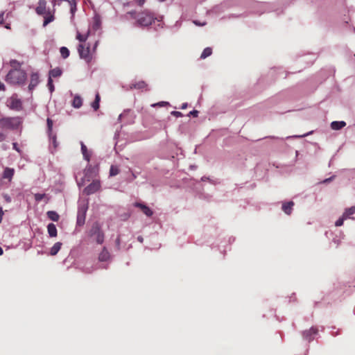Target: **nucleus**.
Here are the masks:
<instances>
[{
  "label": "nucleus",
  "instance_id": "obj_1",
  "mask_svg": "<svg viewBox=\"0 0 355 355\" xmlns=\"http://www.w3.org/2000/svg\"><path fill=\"white\" fill-rule=\"evenodd\" d=\"M10 66L11 69L6 76V82L13 86L24 85L26 83L27 76L24 70L21 69L22 63L17 60H10Z\"/></svg>",
  "mask_w": 355,
  "mask_h": 355
},
{
  "label": "nucleus",
  "instance_id": "obj_2",
  "mask_svg": "<svg viewBox=\"0 0 355 355\" xmlns=\"http://www.w3.org/2000/svg\"><path fill=\"white\" fill-rule=\"evenodd\" d=\"M47 2L46 0H40L35 8V12L38 15L44 17L43 26H46L55 19L54 12L46 8Z\"/></svg>",
  "mask_w": 355,
  "mask_h": 355
},
{
  "label": "nucleus",
  "instance_id": "obj_3",
  "mask_svg": "<svg viewBox=\"0 0 355 355\" xmlns=\"http://www.w3.org/2000/svg\"><path fill=\"white\" fill-rule=\"evenodd\" d=\"M128 14L130 15V16L137 19V23L141 26H148L154 21L155 17L153 13L148 10H144L138 15L135 11H130Z\"/></svg>",
  "mask_w": 355,
  "mask_h": 355
},
{
  "label": "nucleus",
  "instance_id": "obj_4",
  "mask_svg": "<svg viewBox=\"0 0 355 355\" xmlns=\"http://www.w3.org/2000/svg\"><path fill=\"white\" fill-rule=\"evenodd\" d=\"M21 121L20 117H2L0 119V129L2 130H17L21 125Z\"/></svg>",
  "mask_w": 355,
  "mask_h": 355
},
{
  "label": "nucleus",
  "instance_id": "obj_5",
  "mask_svg": "<svg viewBox=\"0 0 355 355\" xmlns=\"http://www.w3.org/2000/svg\"><path fill=\"white\" fill-rule=\"evenodd\" d=\"M89 236L94 237L98 244H102L104 242L105 234L98 222H95L92 225L89 230Z\"/></svg>",
  "mask_w": 355,
  "mask_h": 355
},
{
  "label": "nucleus",
  "instance_id": "obj_6",
  "mask_svg": "<svg viewBox=\"0 0 355 355\" xmlns=\"http://www.w3.org/2000/svg\"><path fill=\"white\" fill-rule=\"evenodd\" d=\"M78 52L81 59L85 60L87 63L92 60V54L90 52V47L88 46H85V44H80L78 46Z\"/></svg>",
  "mask_w": 355,
  "mask_h": 355
},
{
  "label": "nucleus",
  "instance_id": "obj_7",
  "mask_svg": "<svg viewBox=\"0 0 355 355\" xmlns=\"http://www.w3.org/2000/svg\"><path fill=\"white\" fill-rule=\"evenodd\" d=\"M87 209V204L79 205L77 214V225L83 226L85 224Z\"/></svg>",
  "mask_w": 355,
  "mask_h": 355
},
{
  "label": "nucleus",
  "instance_id": "obj_8",
  "mask_svg": "<svg viewBox=\"0 0 355 355\" xmlns=\"http://www.w3.org/2000/svg\"><path fill=\"white\" fill-rule=\"evenodd\" d=\"M101 188V182L98 180H93L87 187L84 189L83 192L89 196L98 191Z\"/></svg>",
  "mask_w": 355,
  "mask_h": 355
},
{
  "label": "nucleus",
  "instance_id": "obj_9",
  "mask_svg": "<svg viewBox=\"0 0 355 355\" xmlns=\"http://www.w3.org/2000/svg\"><path fill=\"white\" fill-rule=\"evenodd\" d=\"M318 329L315 327H311L309 329L305 330L302 332L303 338L309 342L314 339V336L318 334Z\"/></svg>",
  "mask_w": 355,
  "mask_h": 355
},
{
  "label": "nucleus",
  "instance_id": "obj_10",
  "mask_svg": "<svg viewBox=\"0 0 355 355\" xmlns=\"http://www.w3.org/2000/svg\"><path fill=\"white\" fill-rule=\"evenodd\" d=\"M21 101L15 96L10 97L9 100V107L12 110H20L21 109Z\"/></svg>",
  "mask_w": 355,
  "mask_h": 355
},
{
  "label": "nucleus",
  "instance_id": "obj_11",
  "mask_svg": "<svg viewBox=\"0 0 355 355\" xmlns=\"http://www.w3.org/2000/svg\"><path fill=\"white\" fill-rule=\"evenodd\" d=\"M40 83V77L39 74L37 73H33L31 75V81L30 84L28 85V89L30 91H32L35 89V87L38 85Z\"/></svg>",
  "mask_w": 355,
  "mask_h": 355
},
{
  "label": "nucleus",
  "instance_id": "obj_12",
  "mask_svg": "<svg viewBox=\"0 0 355 355\" xmlns=\"http://www.w3.org/2000/svg\"><path fill=\"white\" fill-rule=\"evenodd\" d=\"M130 89H141V90H148V85L147 83L144 80H139L138 82H136L135 83L130 85Z\"/></svg>",
  "mask_w": 355,
  "mask_h": 355
},
{
  "label": "nucleus",
  "instance_id": "obj_13",
  "mask_svg": "<svg viewBox=\"0 0 355 355\" xmlns=\"http://www.w3.org/2000/svg\"><path fill=\"white\" fill-rule=\"evenodd\" d=\"M111 255L105 247H103L102 251L98 254V259L99 261H107L110 259Z\"/></svg>",
  "mask_w": 355,
  "mask_h": 355
},
{
  "label": "nucleus",
  "instance_id": "obj_14",
  "mask_svg": "<svg viewBox=\"0 0 355 355\" xmlns=\"http://www.w3.org/2000/svg\"><path fill=\"white\" fill-rule=\"evenodd\" d=\"M15 174V170L14 168L6 167L3 173L2 178L3 179H7L9 182L12 181V179Z\"/></svg>",
  "mask_w": 355,
  "mask_h": 355
},
{
  "label": "nucleus",
  "instance_id": "obj_15",
  "mask_svg": "<svg viewBox=\"0 0 355 355\" xmlns=\"http://www.w3.org/2000/svg\"><path fill=\"white\" fill-rule=\"evenodd\" d=\"M134 205L137 207L140 208L142 212L147 216H151L153 214V211L148 207L144 204H141L140 202H135Z\"/></svg>",
  "mask_w": 355,
  "mask_h": 355
},
{
  "label": "nucleus",
  "instance_id": "obj_16",
  "mask_svg": "<svg viewBox=\"0 0 355 355\" xmlns=\"http://www.w3.org/2000/svg\"><path fill=\"white\" fill-rule=\"evenodd\" d=\"M346 125V123L343 121H333L331 123V128L334 130H338L342 129Z\"/></svg>",
  "mask_w": 355,
  "mask_h": 355
},
{
  "label": "nucleus",
  "instance_id": "obj_17",
  "mask_svg": "<svg viewBox=\"0 0 355 355\" xmlns=\"http://www.w3.org/2000/svg\"><path fill=\"white\" fill-rule=\"evenodd\" d=\"M294 202L292 201L284 203L282 205V210L285 214L290 215L291 214Z\"/></svg>",
  "mask_w": 355,
  "mask_h": 355
},
{
  "label": "nucleus",
  "instance_id": "obj_18",
  "mask_svg": "<svg viewBox=\"0 0 355 355\" xmlns=\"http://www.w3.org/2000/svg\"><path fill=\"white\" fill-rule=\"evenodd\" d=\"M81 151L85 159L89 162L91 157V153L88 151L87 146L81 142Z\"/></svg>",
  "mask_w": 355,
  "mask_h": 355
},
{
  "label": "nucleus",
  "instance_id": "obj_19",
  "mask_svg": "<svg viewBox=\"0 0 355 355\" xmlns=\"http://www.w3.org/2000/svg\"><path fill=\"white\" fill-rule=\"evenodd\" d=\"M47 231L51 237H55L57 236V228L53 223L48 225Z\"/></svg>",
  "mask_w": 355,
  "mask_h": 355
},
{
  "label": "nucleus",
  "instance_id": "obj_20",
  "mask_svg": "<svg viewBox=\"0 0 355 355\" xmlns=\"http://www.w3.org/2000/svg\"><path fill=\"white\" fill-rule=\"evenodd\" d=\"M89 33H90L89 30H87V31L85 34H82L78 31L77 34H76V39L82 43L85 42L87 40L89 35Z\"/></svg>",
  "mask_w": 355,
  "mask_h": 355
},
{
  "label": "nucleus",
  "instance_id": "obj_21",
  "mask_svg": "<svg viewBox=\"0 0 355 355\" xmlns=\"http://www.w3.org/2000/svg\"><path fill=\"white\" fill-rule=\"evenodd\" d=\"M83 105V99L80 96H75L72 101V105L75 108H80Z\"/></svg>",
  "mask_w": 355,
  "mask_h": 355
},
{
  "label": "nucleus",
  "instance_id": "obj_22",
  "mask_svg": "<svg viewBox=\"0 0 355 355\" xmlns=\"http://www.w3.org/2000/svg\"><path fill=\"white\" fill-rule=\"evenodd\" d=\"M62 246V243L57 242L55 243L53 247L51 248L50 254L52 256H55L60 251Z\"/></svg>",
  "mask_w": 355,
  "mask_h": 355
},
{
  "label": "nucleus",
  "instance_id": "obj_23",
  "mask_svg": "<svg viewBox=\"0 0 355 355\" xmlns=\"http://www.w3.org/2000/svg\"><path fill=\"white\" fill-rule=\"evenodd\" d=\"M46 215L48 218L53 221L57 222L60 218L59 214L55 211H49Z\"/></svg>",
  "mask_w": 355,
  "mask_h": 355
},
{
  "label": "nucleus",
  "instance_id": "obj_24",
  "mask_svg": "<svg viewBox=\"0 0 355 355\" xmlns=\"http://www.w3.org/2000/svg\"><path fill=\"white\" fill-rule=\"evenodd\" d=\"M61 74L62 70L59 67L53 69L49 71V77H51V78L59 77Z\"/></svg>",
  "mask_w": 355,
  "mask_h": 355
},
{
  "label": "nucleus",
  "instance_id": "obj_25",
  "mask_svg": "<svg viewBox=\"0 0 355 355\" xmlns=\"http://www.w3.org/2000/svg\"><path fill=\"white\" fill-rule=\"evenodd\" d=\"M211 53H212V49L210 47H207L203 50V51L200 55V58L202 59H205V58H207L208 56L211 55Z\"/></svg>",
  "mask_w": 355,
  "mask_h": 355
},
{
  "label": "nucleus",
  "instance_id": "obj_26",
  "mask_svg": "<svg viewBox=\"0 0 355 355\" xmlns=\"http://www.w3.org/2000/svg\"><path fill=\"white\" fill-rule=\"evenodd\" d=\"M120 172L119 168L117 166L112 165L110 169V176H115L118 175Z\"/></svg>",
  "mask_w": 355,
  "mask_h": 355
},
{
  "label": "nucleus",
  "instance_id": "obj_27",
  "mask_svg": "<svg viewBox=\"0 0 355 355\" xmlns=\"http://www.w3.org/2000/svg\"><path fill=\"white\" fill-rule=\"evenodd\" d=\"M354 213H355V206L347 209L343 216L344 218H347L349 216L354 214Z\"/></svg>",
  "mask_w": 355,
  "mask_h": 355
},
{
  "label": "nucleus",
  "instance_id": "obj_28",
  "mask_svg": "<svg viewBox=\"0 0 355 355\" xmlns=\"http://www.w3.org/2000/svg\"><path fill=\"white\" fill-rule=\"evenodd\" d=\"M60 52L61 56L64 59H66L67 58H68L69 56V51L67 47H64V46L61 47L60 49Z\"/></svg>",
  "mask_w": 355,
  "mask_h": 355
},
{
  "label": "nucleus",
  "instance_id": "obj_29",
  "mask_svg": "<svg viewBox=\"0 0 355 355\" xmlns=\"http://www.w3.org/2000/svg\"><path fill=\"white\" fill-rule=\"evenodd\" d=\"M68 2L70 4V11H71V13L72 15H73L75 13V12L76 11V2L73 0L68 1Z\"/></svg>",
  "mask_w": 355,
  "mask_h": 355
},
{
  "label": "nucleus",
  "instance_id": "obj_30",
  "mask_svg": "<svg viewBox=\"0 0 355 355\" xmlns=\"http://www.w3.org/2000/svg\"><path fill=\"white\" fill-rule=\"evenodd\" d=\"M167 105H169V103L168 102H166V101H160L159 103H154L152 105L153 107H165V106H167Z\"/></svg>",
  "mask_w": 355,
  "mask_h": 355
},
{
  "label": "nucleus",
  "instance_id": "obj_31",
  "mask_svg": "<svg viewBox=\"0 0 355 355\" xmlns=\"http://www.w3.org/2000/svg\"><path fill=\"white\" fill-rule=\"evenodd\" d=\"M47 127H48V132H49V135H51L52 133L53 121L49 118L47 119Z\"/></svg>",
  "mask_w": 355,
  "mask_h": 355
},
{
  "label": "nucleus",
  "instance_id": "obj_32",
  "mask_svg": "<svg viewBox=\"0 0 355 355\" xmlns=\"http://www.w3.org/2000/svg\"><path fill=\"white\" fill-rule=\"evenodd\" d=\"M47 85L49 87L50 92H53L54 91V85L53 83V80H52V78H51V77H49L48 79Z\"/></svg>",
  "mask_w": 355,
  "mask_h": 355
},
{
  "label": "nucleus",
  "instance_id": "obj_33",
  "mask_svg": "<svg viewBox=\"0 0 355 355\" xmlns=\"http://www.w3.org/2000/svg\"><path fill=\"white\" fill-rule=\"evenodd\" d=\"M45 196L46 195L44 193H35L34 195V198L37 202H40L45 197Z\"/></svg>",
  "mask_w": 355,
  "mask_h": 355
},
{
  "label": "nucleus",
  "instance_id": "obj_34",
  "mask_svg": "<svg viewBox=\"0 0 355 355\" xmlns=\"http://www.w3.org/2000/svg\"><path fill=\"white\" fill-rule=\"evenodd\" d=\"M345 219H346V218H344V217H343V216L341 218H338V219L336 221V223H335V225H336V227H340V226L343 225V222H344V220H345Z\"/></svg>",
  "mask_w": 355,
  "mask_h": 355
},
{
  "label": "nucleus",
  "instance_id": "obj_35",
  "mask_svg": "<svg viewBox=\"0 0 355 355\" xmlns=\"http://www.w3.org/2000/svg\"><path fill=\"white\" fill-rule=\"evenodd\" d=\"M92 107L96 111L99 108V103H98L97 101H94L92 103Z\"/></svg>",
  "mask_w": 355,
  "mask_h": 355
},
{
  "label": "nucleus",
  "instance_id": "obj_36",
  "mask_svg": "<svg viewBox=\"0 0 355 355\" xmlns=\"http://www.w3.org/2000/svg\"><path fill=\"white\" fill-rule=\"evenodd\" d=\"M193 24H196V26H205L207 24L206 21L200 22V21H199L198 20L193 21Z\"/></svg>",
  "mask_w": 355,
  "mask_h": 355
},
{
  "label": "nucleus",
  "instance_id": "obj_37",
  "mask_svg": "<svg viewBox=\"0 0 355 355\" xmlns=\"http://www.w3.org/2000/svg\"><path fill=\"white\" fill-rule=\"evenodd\" d=\"M171 114L175 117H181L182 116V114L178 111H173L171 112Z\"/></svg>",
  "mask_w": 355,
  "mask_h": 355
},
{
  "label": "nucleus",
  "instance_id": "obj_38",
  "mask_svg": "<svg viewBox=\"0 0 355 355\" xmlns=\"http://www.w3.org/2000/svg\"><path fill=\"white\" fill-rule=\"evenodd\" d=\"M198 111L193 110V111L189 112L188 116H193L194 117H196V116H198Z\"/></svg>",
  "mask_w": 355,
  "mask_h": 355
},
{
  "label": "nucleus",
  "instance_id": "obj_39",
  "mask_svg": "<svg viewBox=\"0 0 355 355\" xmlns=\"http://www.w3.org/2000/svg\"><path fill=\"white\" fill-rule=\"evenodd\" d=\"M6 138V135L3 133L2 132H0V142L3 141Z\"/></svg>",
  "mask_w": 355,
  "mask_h": 355
},
{
  "label": "nucleus",
  "instance_id": "obj_40",
  "mask_svg": "<svg viewBox=\"0 0 355 355\" xmlns=\"http://www.w3.org/2000/svg\"><path fill=\"white\" fill-rule=\"evenodd\" d=\"M135 1L139 6H142L146 1V0H135Z\"/></svg>",
  "mask_w": 355,
  "mask_h": 355
},
{
  "label": "nucleus",
  "instance_id": "obj_41",
  "mask_svg": "<svg viewBox=\"0 0 355 355\" xmlns=\"http://www.w3.org/2000/svg\"><path fill=\"white\" fill-rule=\"evenodd\" d=\"M3 15H4V12H3L0 13V24H3V21H4Z\"/></svg>",
  "mask_w": 355,
  "mask_h": 355
},
{
  "label": "nucleus",
  "instance_id": "obj_42",
  "mask_svg": "<svg viewBox=\"0 0 355 355\" xmlns=\"http://www.w3.org/2000/svg\"><path fill=\"white\" fill-rule=\"evenodd\" d=\"M0 91H6V86L5 85L0 81Z\"/></svg>",
  "mask_w": 355,
  "mask_h": 355
},
{
  "label": "nucleus",
  "instance_id": "obj_43",
  "mask_svg": "<svg viewBox=\"0 0 355 355\" xmlns=\"http://www.w3.org/2000/svg\"><path fill=\"white\" fill-rule=\"evenodd\" d=\"M3 216V211L2 207H0V223H1V221H2Z\"/></svg>",
  "mask_w": 355,
  "mask_h": 355
},
{
  "label": "nucleus",
  "instance_id": "obj_44",
  "mask_svg": "<svg viewBox=\"0 0 355 355\" xmlns=\"http://www.w3.org/2000/svg\"><path fill=\"white\" fill-rule=\"evenodd\" d=\"M49 136L51 137V139L53 140V143L54 146H56V144H55L56 143V137H55V135L52 136V134L51 135H49Z\"/></svg>",
  "mask_w": 355,
  "mask_h": 355
},
{
  "label": "nucleus",
  "instance_id": "obj_45",
  "mask_svg": "<svg viewBox=\"0 0 355 355\" xmlns=\"http://www.w3.org/2000/svg\"><path fill=\"white\" fill-rule=\"evenodd\" d=\"M12 146H13V148L17 150V152H19V148L17 147V143H13L12 144Z\"/></svg>",
  "mask_w": 355,
  "mask_h": 355
},
{
  "label": "nucleus",
  "instance_id": "obj_46",
  "mask_svg": "<svg viewBox=\"0 0 355 355\" xmlns=\"http://www.w3.org/2000/svg\"><path fill=\"white\" fill-rule=\"evenodd\" d=\"M100 100H101V98H100L99 94H96L94 101H97V102L99 103Z\"/></svg>",
  "mask_w": 355,
  "mask_h": 355
},
{
  "label": "nucleus",
  "instance_id": "obj_47",
  "mask_svg": "<svg viewBox=\"0 0 355 355\" xmlns=\"http://www.w3.org/2000/svg\"><path fill=\"white\" fill-rule=\"evenodd\" d=\"M4 198L8 202H10L11 201L10 197L8 196V195H5Z\"/></svg>",
  "mask_w": 355,
  "mask_h": 355
},
{
  "label": "nucleus",
  "instance_id": "obj_48",
  "mask_svg": "<svg viewBox=\"0 0 355 355\" xmlns=\"http://www.w3.org/2000/svg\"><path fill=\"white\" fill-rule=\"evenodd\" d=\"M187 107V103H183V104L182 105V106H181V107H180V108H181V109H182V110H184V109H186Z\"/></svg>",
  "mask_w": 355,
  "mask_h": 355
},
{
  "label": "nucleus",
  "instance_id": "obj_49",
  "mask_svg": "<svg viewBox=\"0 0 355 355\" xmlns=\"http://www.w3.org/2000/svg\"><path fill=\"white\" fill-rule=\"evenodd\" d=\"M98 42H95L94 46V47H93V51H96V47H97V46H98Z\"/></svg>",
  "mask_w": 355,
  "mask_h": 355
},
{
  "label": "nucleus",
  "instance_id": "obj_50",
  "mask_svg": "<svg viewBox=\"0 0 355 355\" xmlns=\"http://www.w3.org/2000/svg\"><path fill=\"white\" fill-rule=\"evenodd\" d=\"M137 239L139 242H143V238L141 236H138Z\"/></svg>",
  "mask_w": 355,
  "mask_h": 355
},
{
  "label": "nucleus",
  "instance_id": "obj_51",
  "mask_svg": "<svg viewBox=\"0 0 355 355\" xmlns=\"http://www.w3.org/2000/svg\"><path fill=\"white\" fill-rule=\"evenodd\" d=\"M5 27H6V28H7V29H10V24H7V25H6V26H5Z\"/></svg>",
  "mask_w": 355,
  "mask_h": 355
},
{
  "label": "nucleus",
  "instance_id": "obj_52",
  "mask_svg": "<svg viewBox=\"0 0 355 355\" xmlns=\"http://www.w3.org/2000/svg\"><path fill=\"white\" fill-rule=\"evenodd\" d=\"M3 253V249L0 247V255H2Z\"/></svg>",
  "mask_w": 355,
  "mask_h": 355
},
{
  "label": "nucleus",
  "instance_id": "obj_53",
  "mask_svg": "<svg viewBox=\"0 0 355 355\" xmlns=\"http://www.w3.org/2000/svg\"><path fill=\"white\" fill-rule=\"evenodd\" d=\"M331 180V178L326 179L324 182H327Z\"/></svg>",
  "mask_w": 355,
  "mask_h": 355
},
{
  "label": "nucleus",
  "instance_id": "obj_54",
  "mask_svg": "<svg viewBox=\"0 0 355 355\" xmlns=\"http://www.w3.org/2000/svg\"><path fill=\"white\" fill-rule=\"evenodd\" d=\"M93 169H94V168H92V166H89L88 167V168H87V170H88V171H89V170H93Z\"/></svg>",
  "mask_w": 355,
  "mask_h": 355
},
{
  "label": "nucleus",
  "instance_id": "obj_55",
  "mask_svg": "<svg viewBox=\"0 0 355 355\" xmlns=\"http://www.w3.org/2000/svg\"><path fill=\"white\" fill-rule=\"evenodd\" d=\"M159 1H161V2H164V1H165L166 0H159Z\"/></svg>",
  "mask_w": 355,
  "mask_h": 355
},
{
  "label": "nucleus",
  "instance_id": "obj_56",
  "mask_svg": "<svg viewBox=\"0 0 355 355\" xmlns=\"http://www.w3.org/2000/svg\"><path fill=\"white\" fill-rule=\"evenodd\" d=\"M116 241L119 243V239H117Z\"/></svg>",
  "mask_w": 355,
  "mask_h": 355
}]
</instances>
